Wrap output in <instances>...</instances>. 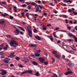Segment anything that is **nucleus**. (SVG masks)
Wrapping results in <instances>:
<instances>
[{"label":"nucleus","instance_id":"obj_20","mask_svg":"<svg viewBox=\"0 0 77 77\" xmlns=\"http://www.w3.org/2000/svg\"><path fill=\"white\" fill-rule=\"evenodd\" d=\"M14 11L15 12H17V7L16 6H14Z\"/></svg>","mask_w":77,"mask_h":77},{"label":"nucleus","instance_id":"obj_16","mask_svg":"<svg viewBox=\"0 0 77 77\" xmlns=\"http://www.w3.org/2000/svg\"><path fill=\"white\" fill-rule=\"evenodd\" d=\"M2 4H4V5H6V2H0V5H1V6H3L2 5Z\"/></svg>","mask_w":77,"mask_h":77},{"label":"nucleus","instance_id":"obj_14","mask_svg":"<svg viewBox=\"0 0 77 77\" xmlns=\"http://www.w3.org/2000/svg\"><path fill=\"white\" fill-rule=\"evenodd\" d=\"M32 70H27L26 71V73H30L31 74H32Z\"/></svg>","mask_w":77,"mask_h":77},{"label":"nucleus","instance_id":"obj_54","mask_svg":"<svg viewBox=\"0 0 77 77\" xmlns=\"http://www.w3.org/2000/svg\"><path fill=\"white\" fill-rule=\"evenodd\" d=\"M19 2H24V0H19Z\"/></svg>","mask_w":77,"mask_h":77},{"label":"nucleus","instance_id":"obj_50","mask_svg":"<svg viewBox=\"0 0 77 77\" xmlns=\"http://www.w3.org/2000/svg\"><path fill=\"white\" fill-rule=\"evenodd\" d=\"M31 57H35V55H34L33 54H32L31 55Z\"/></svg>","mask_w":77,"mask_h":77},{"label":"nucleus","instance_id":"obj_11","mask_svg":"<svg viewBox=\"0 0 77 77\" xmlns=\"http://www.w3.org/2000/svg\"><path fill=\"white\" fill-rule=\"evenodd\" d=\"M29 46L30 47H36V44H30Z\"/></svg>","mask_w":77,"mask_h":77},{"label":"nucleus","instance_id":"obj_5","mask_svg":"<svg viewBox=\"0 0 77 77\" xmlns=\"http://www.w3.org/2000/svg\"><path fill=\"white\" fill-rule=\"evenodd\" d=\"M14 54H15V53L14 52L11 53V54L10 55H9L8 56V57L13 58V57H15V55H14Z\"/></svg>","mask_w":77,"mask_h":77},{"label":"nucleus","instance_id":"obj_40","mask_svg":"<svg viewBox=\"0 0 77 77\" xmlns=\"http://www.w3.org/2000/svg\"><path fill=\"white\" fill-rule=\"evenodd\" d=\"M67 3H72V2L70 0H67Z\"/></svg>","mask_w":77,"mask_h":77},{"label":"nucleus","instance_id":"obj_28","mask_svg":"<svg viewBox=\"0 0 77 77\" xmlns=\"http://www.w3.org/2000/svg\"><path fill=\"white\" fill-rule=\"evenodd\" d=\"M39 7H38L35 10L36 12H38L39 11Z\"/></svg>","mask_w":77,"mask_h":77},{"label":"nucleus","instance_id":"obj_27","mask_svg":"<svg viewBox=\"0 0 77 77\" xmlns=\"http://www.w3.org/2000/svg\"><path fill=\"white\" fill-rule=\"evenodd\" d=\"M52 63H53L55 62V59L53 57H52Z\"/></svg>","mask_w":77,"mask_h":77},{"label":"nucleus","instance_id":"obj_29","mask_svg":"<svg viewBox=\"0 0 77 77\" xmlns=\"http://www.w3.org/2000/svg\"><path fill=\"white\" fill-rule=\"evenodd\" d=\"M35 56H37V57H39L40 56V54L35 53Z\"/></svg>","mask_w":77,"mask_h":77},{"label":"nucleus","instance_id":"obj_10","mask_svg":"<svg viewBox=\"0 0 77 77\" xmlns=\"http://www.w3.org/2000/svg\"><path fill=\"white\" fill-rule=\"evenodd\" d=\"M35 38L37 39V40H38V41H40V40H41V38L38 36H35Z\"/></svg>","mask_w":77,"mask_h":77},{"label":"nucleus","instance_id":"obj_37","mask_svg":"<svg viewBox=\"0 0 77 77\" xmlns=\"http://www.w3.org/2000/svg\"><path fill=\"white\" fill-rule=\"evenodd\" d=\"M20 57H16V60H20Z\"/></svg>","mask_w":77,"mask_h":77},{"label":"nucleus","instance_id":"obj_38","mask_svg":"<svg viewBox=\"0 0 77 77\" xmlns=\"http://www.w3.org/2000/svg\"><path fill=\"white\" fill-rule=\"evenodd\" d=\"M26 15L27 18L28 19H29V13H27L26 14Z\"/></svg>","mask_w":77,"mask_h":77},{"label":"nucleus","instance_id":"obj_3","mask_svg":"<svg viewBox=\"0 0 77 77\" xmlns=\"http://www.w3.org/2000/svg\"><path fill=\"white\" fill-rule=\"evenodd\" d=\"M0 71L2 72L1 73V74L2 75H6L7 74V71L5 70L0 69Z\"/></svg>","mask_w":77,"mask_h":77},{"label":"nucleus","instance_id":"obj_30","mask_svg":"<svg viewBox=\"0 0 77 77\" xmlns=\"http://www.w3.org/2000/svg\"><path fill=\"white\" fill-rule=\"evenodd\" d=\"M26 73H27L26 71L23 72L21 74V75H23L24 74H25Z\"/></svg>","mask_w":77,"mask_h":77},{"label":"nucleus","instance_id":"obj_62","mask_svg":"<svg viewBox=\"0 0 77 77\" xmlns=\"http://www.w3.org/2000/svg\"><path fill=\"white\" fill-rule=\"evenodd\" d=\"M59 29V28L57 27L55 29V30H57Z\"/></svg>","mask_w":77,"mask_h":77},{"label":"nucleus","instance_id":"obj_53","mask_svg":"<svg viewBox=\"0 0 77 77\" xmlns=\"http://www.w3.org/2000/svg\"><path fill=\"white\" fill-rule=\"evenodd\" d=\"M73 14H74V15H77V12H75V11L73 12Z\"/></svg>","mask_w":77,"mask_h":77},{"label":"nucleus","instance_id":"obj_13","mask_svg":"<svg viewBox=\"0 0 77 77\" xmlns=\"http://www.w3.org/2000/svg\"><path fill=\"white\" fill-rule=\"evenodd\" d=\"M68 35L70 36V37H73V38H74V36H75V35H72V33H68Z\"/></svg>","mask_w":77,"mask_h":77},{"label":"nucleus","instance_id":"obj_15","mask_svg":"<svg viewBox=\"0 0 77 77\" xmlns=\"http://www.w3.org/2000/svg\"><path fill=\"white\" fill-rule=\"evenodd\" d=\"M68 65L69 66H72V65H74V64L73 63H68Z\"/></svg>","mask_w":77,"mask_h":77},{"label":"nucleus","instance_id":"obj_58","mask_svg":"<svg viewBox=\"0 0 77 77\" xmlns=\"http://www.w3.org/2000/svg\"><path fill=\"white\" fill-rule=\"evenodd\" d=\"M21 15H22V16L23 17L24 16V13H23V12H22L21 13Z\"/></svg>","mask_w":77,"mask_h":77},{"label":"nucleus","instance_id":"obj_24","mask_svg":"<svg viewBox=\"0 0 77 77\" xmlns=\"http://www.w3.org/2000/svg\"><path fill=\"white\" fill-rule=\"evenodd\" d=\"M0 47H1V48H0V51L2 50L3 48V44H2L1 45H0Z\"/></svg>","mask_w":77,"mask_h":77},{"label":"nucleus","instance_id":"obj_6","mask_svg":"<svg viewBox=\"0 0 77 77\" xmlns=\"http://www.w3.org/2000/svg\"><path fill=\"white\" fill-rule=\"evenodd\" d=\"M28 31L29 33V36H30V38H32V30H30V29H28Z\"/></svg>","mask_w":77,"mask_h":77},{"label":"nucleus","instance_id":"obj_18","mask_svg":"<svg viewBox=\"0 0 77 77\" xmlns=\"http://www.w3.org/2000/svg\"><path fill=\"white\" fill-rule=\"evenodd\" d=\"M32 63L34 65H38V63L35 61H33Z\"/></svg>","mask_w":77,"mask_h":77},{"label":"nucleus","instance_id":"obj_52","mask_svg":"<svg viewBox=\"0 0 77 77\" xmlns=\"http://www.w3.org/2000/svg\"><path fill=\"white\" fill-rule=\"evenodd\" d=\"M27 8L28 9H31L29 6H28Z\"/></svg>","mask_w":77,"mask_h":77},{"label":"nucleus","instance_id":"obj_39","mask_svg":"<svg viewBox=\"0 0 77 77\" xmlns=\"http://www.w3.org/2000/svg\"><path fill=\"white\" fill-rule=\"evenodd\" d=\"M77 23V20H74V22H73V24H76Z\"/></svg>","mask_w":77,"mask_h":77},{"label":"nucleus","instance_id":"obj_56","mask_svg":"<svg viewBox=\"0 0 77 77\" xmlns=\"http://www.w3.org/2000/svg\"><path fill=\"white\" fill-rule=\"evenodd\" d=\"M3 27H6V23L3 24Z\"/></svg>","mask_w":77,"mask_h":77},{"label":"nucleus","instance_id":"obj_55","mask_svg":"<svg viewBox=\"0 0 77 77\" xmlns=\"http://www.w3.org/2000/svg\"><path fill=\"white\" fill-rule=\"evenodd\" d=\"M33 32L35 33H36V32H37L36 30V29H33Z\"/></svg>","mask_w":77,"mask_h":77},{"label":"nucleus","instance_id":"obj_51","mask_svg":"<svg viewBox=\"0 0 77 77\" xmlns=\"http://www.w3.org/2000/svg\"><path fill=\"white\" fill-rule=\"evenodd\" d=\"M37 53H41V50H38L37 51Z\"/></svg>","mask_w":77,"mask_h":77},{"label":"nucleus","instance_id":"obj_21","mask_svg":"<svg viewBox=\"0 0 77 77\" xmlns=\"http://www.w3.org/2000/svg\"><path fill=\"white\" fill-rule=\"evenodd\" d=\"M73 38L74 39L75 42L77 43V38L75 36H73Z\"/></svg>","mask_w":77,"mask_h":77},{"label":"nucleus","instance_id":"obj_31","mask_svg":"<svg viewBox=\"0 0 77 77\" xmlns=\"http://www.w3.org/2000/svg\"><path fill=\"white\" fill-rule=\"evenodd\" d=\"M31 26H27V30H30V29H31Z\"/></svg>","mask_w":77,"mask_h":77},{"label":"nucleus","instance_id":"obj_34","mask_svg":"<svg viewBox=\"0 0 77 77\" xmlns=\"http://www.w3.org/2000/svg\"><path fill=\"white\" fill-rule=\"evenodd\" d=\"M54 75L52 76V77H57V75L56 74H54Z\"/></svg>","mask_w":77,"mask_h":77},{"label":"nucleus","instance_id":"obj_46","mask_svg":"<svg viewBox=\"0 0 77 77\" xmlns=\"http://www.w3.org/2000/svg\"><path fill=\"white\" fill-rule=\"evenodd\" d=\"M3 53L2 52H0V55L3 56Z\"/></svg>","mask_w":77,"mask_h":77},{"label":"nucleus","instance_id":"obj_36","mask_svg":"<svg viewBox=\"0 0 77 77\" xmlns=\"http://www.w3.org/2000/svg\"><path fill=\"white\" fill-rule=\"evenodd\" d=\"M50 39L51 41H53V37L52 36H51V38H50Z\"/></svg>","mask_w":77,"mask_h":77},{"label":"nucleus","instance_id":"obj_2","mask_svg":"<svg viewBox=\"0 0 77 77\" xmlns=\"http://www.w3.org/2000/svg\"><path fill=\"white\" fill-rule=\"evenodd\" d=\"M14 33L17 35H18V33H20L21 35H23V34H24V33L23 32L20 31V30L17 28L16 29V30L14 32Z\"/></svg>","mask_w":77,"mask_h":77},{"label":"nucleus","instance_id":"obj_41","mask_svg":"<svg viewBox=\"0 0 77 77\" xmlns=\"http://www.w3.org/2000/svg\"><path fill=\"white\" fill-rule=\"evenodd\" d=\"M6 36L7 38H11V36L10 35H6Z\"/></svg>","mask_w":77,"mask_h":77},{"label":"nucleus","instance_id":"obj_7","mask_svg":"<svg viewBox=\"0 0 77 77\" xmlns=\"http://www.w3.org/2000/svg\"><path fill=\"white\" fill-rule=\"evenodd\" d=\"M11 59H9L8 58H5V59L4 60V61L5 63H8L9 62V60H10Z\"/></svg>","mask_w":77,"mask_h":77},{"label":"nucleus","instance_id":"obj_64","mask_svg":"<svg viewBox=\"0 0 77 77\" xmlns=\"http://www.w3.org/2000/svg\"><path fill=\"white\" fill-rule=\"evenodd\" d=\"M10 66L11 67H12V66H14V65H13V64H10Z\"/></svg>","mask_w":77,"mask_h":77},{"label":"nucleus","instance_id":"obj_44","mask_svg":"<svg viewBox=\"0 0 77 77\" xmlns=\"http://www.w3.org/2000/svg\"><path fill=\"white\" fill-rule=\"evenodd\" d=\"M4 21H2L0 22V24H4Z\"/></svg>","mask_w":77,"mask_h":77},{"label":"nucleus","instance_id":"obj_26","mask_svg":"<svg viewBox=\"0 0 77 77\" xmlns=\"http://www.w3.org/2000/svg\"><path fill=\"white\" fill-rule=\"evenodd\" d=\"M52 53L55 55H56L57 54V51H53L52 52Z\"/></svg>","mask_w":77,"mask_h":77},{"label":"nucleus","instance_id":"obj_25","mask_svg":"<svg viewBox=\"0 0 77 77\" xmlns=\"http://www.w3.org/2000/svg\"><path fill=\"white\" fill-rule=\"evenodd\" d=\"M2 17H5V16H6V15H8V14L5 13L4 14H2Z\"/></svg>","mask_w":77,"mask_h":77},{"label":"nucleus","instance_id":"obj_33","mask_svg":"<svg viewBox=\"0 0 77 77\" xmlns=\"http://www.w3.org/2000/svg\"><path fill=\"white\" fill-rule=\"evenodd\" d=\"M67 41H69V42H71L72 41H73V39H68L67 40Z\"/></svg>","mask_w":77,"mask_h":77},{"label":"nucleus","instance_id":"obj_4","mask_svg":"<svg viewBox=\"0 0 77 77\" xmlns=\"http://www.w3.org/2000/svg\"><path fill=\"white\" fill-rule=\"evenodd\" d=\"M38 59L41 63H44V62H45V58L42 57H39L38 58Z\"/></svg>","mask_w":77,"mask_h":77},{"label":"nucleus","instance_id":"obj_8","mask_svg":"<svg viewBox=\"0 0 77 77\" xmlns=\"http://www.w3.org/2000/svg\"><path fill=\"white\" fill-rule=\"evenodd\" d=\"M29 59L28 58L25 57L24 58V60H22V62H26V63H28L29 62Z\"/></svg>","mask_w":77,"mask_h":77},{"label":"nucleus","instance_id":"obj_42","mask_svg":"<svg viewBox=\"0 0 77 77\" xmlns=\"http://www.w3.org/2000/svg\"><path fill=\"white\" fill-rule=\"evenodd\" d=\"M26 3L27 5H30V4H31V2H26Z\"/></svg>","mask_w":77,"mask_h":77},{"label":"nucleus","instance_id":"obj_12","mask_svg":"<svg viewBox=\"0 0 77 77\" xmlns=\"http://www.w3.org/2000/svg\"><path fill=\"white\" fill-rule=\"evenodd\" d=\"M54 56L57 57V59H59V58H60V55L59 54L54 55Z\"/></svg>","mask_w":77,"mask_h":77},{"label":"nucleus","instance_id":"obj_1","mask_svg":"<svg viewBox=\"0 0 77 77\" xmlns=\"http://www.w3.org/2000/svg\"><path fill=\"white\" fill-rule=\"evenodd\" d=\"M11 40H10V42L9 43V44L11 46L14 47V48H16L17 47L16 46H18V43L17 42H16V41L14 40V37L12 38H11ZM14 44H15V45Z\"/></svg>","mask_w":77,"mask_h":77},{"label":"nucleus","instance_id":"obj_35","mask_svg":"<svg viewBox=\"0 0 77 77\" xmlns=\"http://www.w3.org/2000/svg\"><path fill=\"white\" fill-rule=\"evenodd\" d=\"M31 3V5H33L34 6H35V5H36V3H34V2H32V3Z\"/></svg>","mask_w":77,"mask_h":77},{"label":"nucleus","instance_id":"obj_43","mask_svg":"<svg viewBox=\"0 0 77 77\" xmlns=\"http://www.w3.org/2000/svg\"><path fill=\"white\" fill-rule=\"evenodd\" d=\"M44 63L45 65H48V62L47 61L44 62Z\"/></svg>","mask_w":77,"mask_h":77},{"label":"nucleus","instance_id":"obj_49","mask_svg":"<svg viewBox=\"0 0 77 77\" xmlns=\"http://www.w3.org/2000/svg\"><path fill=\"white\" fill-rule=\"evenodd\" d=\"M65 21H66V24H67V23H68V20L67 19H66L65 20Z\"/></svg>","mask_w":77,"mask_h":77},{"label":"nucleus","instance_id":"obj_45","mask_svg":"<svg viewBox=\"0 0 77 77\" xmlns=\"http://www.w3.org/2000/svg\"><path fill=\"white\" fill-rule=\"evenodd\" d=\"M13 18H14V17L11 16H10V19H13Z\"/></svg>","mask_w":77,"mask_h":77},{"label":"nucleus","instance_id":"obj_32","mask_svg":"<svg viewBox=\"0 0 77 77\" xmlns=\"http://www.w3.org/2000/svg\"><path fill=\"white\" fill-rule=\"evenodd\" d=\"M42 30H47V26H45L42 28Z\"/></svg>","mask_w":77,"mask_h":77},{"label":"nucleus","instance_id":"obj_22","mask_svg":"<svg viewBox=\"0 0 77 77\" xmlns=\"http://www.w3.org/2000/svg\"><path fill=\"white\" fill-rule=\"evenodd\" d=\"M35 75L37 76H39V72H36L35 74Z\"/></svg>","mask_w":77,"mask_h":77},{"label":"nucleus","instance_id":"obj_9","mask_svg":"<svg viewBox=\"0 0 77 77\" xmlns=\"http://www.w3.org/2000/svg\"><path fill=\"white\" fill-rule=\"evenodd\" d=\"M72 73V72L71 71H69V72H68L66 73H65L64 74L65 75H69V74H71Z\"/></svg>","mask_w":77,"mask_h":77},{"label":"nucleus","instance_id":"obj_47","mask_svg":"<svg viewBox=\"0 0 77 77\" xmlns=\"http://www.w3.org/2000/svg\"><path fill=\"white\" fill-rule=\"evenodd\" d=\"M7 48H6V47H4L3 48V49L4 50L6 51L7 50Z\"/></svg>","mask_w":77,"mask_h":77},{"label":"nucleus","instance_id":"obj_63","mask_svg":"<svg viewBox=\"0 0 77 77\" xmlns=\"http://www.w3.org/2000/svg\"><path fill=\"white\" fill-rule=\"evenodd\" d=\"M22 7H26V5H22Z\"/></svg>","mask_w":77,"mask_h":77},{"label":"nucleus","instance_id":"obj_59","mask_svg":"<svg viewBox=\"0 0 77 77\" xmlns=\"http://www.w3.org/2000/svg\"><path fill=\"white\" fill-rule=\"evenodd\" d=\"M63 2L65 3H67V0H63Z\"/></svg>","mask_w":77,"mask_h":77},{"label":"nucleus","instance_id":"obj_19","mask_svg":"<svg viewBox=\"0 0 77 77\" xmlns=\"http://www.w3.org/2000/svg\"><path fill=\"white\" fill-rule=\"evenodd\" d=\"M65 51H67V52H68V53H73V51L72 50H71L70 51H68L66 49Z\"/></svg>","mask_w":77,"mask_h":77},{"label":"nucleus","instance_id":"obj_17","mask_svg":"<svg viewBox=\"0 0 77 77\" xmlns=\"http://www.w3.org/2000/svg\"><path fill=\"white\" fill-rule=\"evenodd\" d=\"M17 27H18V28H19L20 29H21V30H22L23 31H25V29H24V28H22V27L20 26H17Z\"/></svg>","mask_w":77,"mask_h":77},{"label":"nucleus","instance_id":"obj_60","mask_svg":"<svg viewBox=\"0 0 77 77\" xmlns=\"http://www.w3.org/2000/svg\"><path fill=\"white\" fill-rule=\"evenodd\" d=\"M62 58H63V59H65V55H63Z\"/></svg>","mask_w":77,"mask_h":77},{"label":"nucleus","instance_id":"obj_57","mask_svg":"<svg viewBox=\"0 0 77 77\" xmlns=\"http://www.w3.org/2000/svg\"><path fill=\"white\" fill-rule=\"evenodd\" d=\"M67 28L68 29H69V30H70V29H71V27L69 26H67Z\"/></svg>","mask_w":77,"mask_h":77},{"label":"nucleus","instance_id":"obj_61","mask_svg":"<svg viewBox=\"0 0 77 77\" xmlns=\"http://www.w3.org/2000/svg\"><path fill=\"white\" fill-rule=\"evenodd\" d=\"M51 26V24H49L47 25V27H49L50 26Z\"/></svg>","mask_w":77,"mask_h":77},{"label":"nucleus","instance_id":"obj_23","mask_svg":"<svg viewBox=\"0 0 77 77\" xmlns=\"http://www.w3.org/2000/svg\"><path fill=\"white\" fill-rule=\"evenodd\" d=\"M53 35H54V36L55 37V38H57V37L56 36V32H54L53 33Z\"/></svg>","mask_w":77,"mask_h":77},{"label":"nucleus","instance_id":"obj_48","mask_svg":"<svg viewBox=\"0 0 77 77\" xmlns=\"http://www.w3.org/2000/svg\"><path fill=\"white\" fill-rule=\"evenodd\" d=\"M19 67H20V68H23V66L21 65H19Z\"/></svg>","mask_w":77,"mask_h":77}]
</instances>
